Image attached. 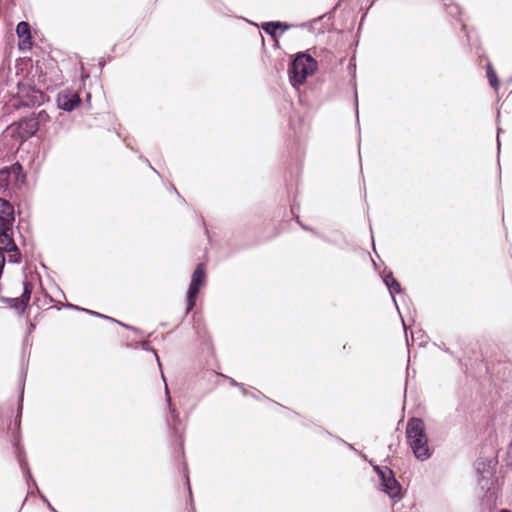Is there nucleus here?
<instances>
[{"instance_id": "1", "label": "nucleus", "mask_w": 512, "mask_h": 512, "mask_svg": "<svg viewBox=\"0 0 512 512\" xmlns=\"http://www.w3.org/2000/svg\"><path fill=\"white\" fill-rule=\"evenodd\" d=\"M406 435L414 456L425 461L431 456L428 446V439L425 431V424L421 419L412 418L408 421Z\"/></svg>"}, {"instance_id": "2", "label": "nucleus", "mask_w": 512, "mask_h": 512, "mask_svg": "<svg viewBox=\"0 0 512 512\" xmlns=\"http://www.w3.org/2000/svg\"><path fill=\"white\" fill-rule=\"evenodd\" d=\"M317 68L316 61L309 55H298L289 69V79L294 87L303 84L309 75H312Z\"/></svg>"}, {"instance_id": "3", "label": "nucleus", "mask_w": 512, "mask_h": 512, "mask_svg": "<svg viewBox=\"0 0 512 512\" xmlns=\"http://www.w3.org/2000/svg\"><path fill=\"white\" fill-rule=\"evenodd\" d=\"M374 471L381 481L382 490L391 498H397L401 494V485L396 480L393 471L388 467L374 466Z\"/></svg>"}, {"instance_id": "4", "label": "nucleus", "mask_w": 512, "mask_h": 512, "mask_svg": "<svg viewBox=\"0 0 512 512\" xmlns=\"http://www.w3.org/2000/svg\"><path fill=\"white\" fill-rule=\"evenodd\" d=\"M206 273L204 264L200 263L194 270L191 282L187 292V309L186 313H189L195 306L196 297L199 293L201 286L205 283Z\"/></svg>"}, {"instance_id": "5", "label": "nucleus", "mask_w": 512, "mask_h": 512, "mask_svg": "<svg viewBox=\"0 0 512 512\" xmlns=\"http://www.w3.org/2000/svg\"><path fill=\"white\" fill-rule=\"evenodd\" d=\"M477 481L482 489L488 490L493 477V468L491 462L478 461L476 463Z\"/></svg>"}, {"instance_id": "6", "label": "nucleus", "mask_w": 512, "mask_h": 512, "mask_svg": "<svg viewBox=\"0 0 512 512\" xmlns=\"http://www.w3.org/2000/svg\"><path fill=\"white\" fill-rule=\"evenodd\" d=\"M81 103V99L77 93L71 91H63L57 97V105L65 111H72Z\"/></svg>"}, {"instance_id": "7", "label": "nucleus", "mask_w": 512, "mask_h": 512, "mask_svg": "<svg viewBox=\"0 0 512 512\" xmlns=\"http://www.w3.org/2000/svg\"><path fill=\"white\" fill-rule=\"evenodd\" d=\"M32 284L30 282L25 281L23 283V293L20 298H13L10 300V304L13 308H15L19 313L24 312L25 307L31 298L32 293Z\"/></svg>"}, {"instance_id": "8", "label": "nucleus", "mask_w": 512, "mask_h": 512, "mask_svg": "<svg viewBox=\"0 0 512 512\" xmlns=\"http://www.w3.org/2000/svg\"><path fill=\"white\" fill-rule=\"evenodd\" d=\"M0 220L9 227H12L15 220L13 206L2 198H0Z\"/></svg>"}, {"instance_id": "9", "label": "nucleus", "mask_w": 512, "mask_h": 512, "mask_svg": "<svg viewBox=\"0 0 512 512\" xmlns=\"http://www.w3.org/2000/svg\"><path fill=\"white\" fill-rule=\"evenodd\" d=\"M383 281H384L385 285L387 286V288L389 289V292L392 296L393 302L396 303L394 294L401 292V286H400L399 282L393 277L391 272L383 277ZM395 305L397 306V304H395Z\"/></svg>"}, {"instance_id": "10", "label": "nucleus", "mask_w": 512, "mask_h": 512, "mask_svg": "<svg viewBox=\"0 0 512 512\" xmlns=\"http://www.w3.org/2000/svg\"><path fill=\"white\" fill-rule=\"evenodd\" d=\"M16 33L20 38H24V42L30 41V26L27 22H20L16 27Z\"/></svg>"}, {"instance_id": "11", "label": "nucleus", "mask_w": 512, "mask_h": 512, "mask_svg": "<svg viewBox=\"0 0 512 512\" xmlns=\"http://www.w3.org/2000/svg\"><path fill=\"white\" fill-rule=\"evenodd\" d=\"M165 395H166V400H167L168 407H169V412L171 415V421H172V424L175 426L176 422L179 421V415H178L175 407L172 404L171 396H170V393H169L166 383H165Z\"/></svg>"}, {"instance_id": "12", "label": "nucleus", "mask_w": 512, "mask_h": 512, "mask_svg": "<svg viewBox=\"0 0 512 512\" xmlns=\"http://www.w3.org/2000/svg\"><path fill=\"white\" fill-rule=\"evenodd\" d=\"M487 77H488L490 85L494 89H497L499 87V81L497 79L496 73L494 72V70L492 69V67L490 65L488 66V69H487Z\"/></svg>"}, {"instance_id": "13", "label": "nucleus", "mask_w": 512, "mask_h": 512, "mask_svg": "<svg viewBox=\"0 0 512 512\" xmlns=\"http://www.w3.org/2000/svg\"><path fill=\"white\" fill-rule=\"evenodd\" d=\"M280 27H283L284 29L287 28V26H283V24L279 23V22H269V23H266L264 26H263V29L271 34V35H275V29L277 28H280Z\"/></svg>"}, {"instance_id": "14", "label": "nucleus", "mask_w": 512, "mask_h": 512, "mask_svg": "<svg viewBox=\"0 0 512 512\" xmlns=\"http://www.w3.org/2000/svg\"><path fill=\"white\" fill-rule=\"evenodd\" d=\"M29 128V135H33L37 131V122L35 120H29L25 122Z\"/></svg>"}, {"instance_id": "15", "label": "nucleus", "mask_w": 512, "mask_h": 512, "mask_svg": "<svg viewBox=\"0 0 512 512\" xmlns=\"http://www.w3.org/2000/svg\"><path fill=\"white\" fill-rule=\"evenodd\" d=\"M41 497H42L43 501L47 504L48 508L55 512L54 508L51 506L49 501L44 496H41Z\"/></svg>"}, {"instance_id": "16", "label": "nucleus", "mask_w": 512, "mask_h": 512, "mask_svg": "<svg viewBox=\"0 0 512 512\" xmlns=\"http://www.w3.org/2000/svg\"><path fill=\"white\" fill-rule=\"evenodd\" d=\"M82 310H83V311H86V312H88V313H90V314H93V315H95V316L104 317L103 315H101V314H99V313H97V312H93V311L86 310V309H82Z\"/></svg>"}, {"instance_id": "17", "label": "nucleus", "mask_w": 512, "mask_h": 512, "mask_svg": "<svg viewBox=\"0 0 512 512\" xmlns=\"http://www.w3.org/2000/svg\"><path fill=\"white\" fill-rule=\"evenodd\" d=\"M153 352H154V356H155V358H156V360L158 362V365L161 367V364H160V361H159L157 353L155 351H153Z\"/></svg>"}, {"instance_id": "18", "label": "nucleus", "mask_w": 512, "mask_h": 512, "mask_svg": "<svg viewBox=\"0 0 512 512\" xmlns=\"http://www.w3.org/2000/svg\"><path fill=\"white\" fill-rule=\"evenodd\" d=\"M500 133V128L498 129V134ZM497 143H498V146L500 145V140H499V135L497 136Z\"/></svg>"}, {"instance_id": "19", "label": "nucleus", "mask_w": 512, "mask_h": 512, "mask_svg": "<svg viewBox=\"0 0 512 512\" xmlns=\"http://www.w3.org/2000/svg\"><path fill=\"white\" fill-rule=\"evenodd\" d=\"M231 384H232V385H235V386H238V385H239V384H238L236 381H234L233 379L231 380Z\"/></svg>"}, {"instance_id": "20", "label": "nucleus", "mask_w": 512, "mask_h": 512, "mask_svg": "<svg viewBox=\"0 0 512 512\" xmlns=\"http://www.w3.org/2000/svg\"><path fill=\"white\" fill-rule=\"evenodd\" d=\"M499 512H511V511H510V510H508V509H502V510H500Z\"/></svg>"}, {"instance_id": "21", "label": "nucleus", "mask_w": 512, "mask_h": 512, "mask_svg": "<svg viewBox=\"0 0 512 512\" xmlns=\"http://www.w3.org/2000/svg\"><path fill=\"white\" fill-rule=\"evenodd\" d=\"M4 185L0 184V191L3 189Z\"/></svg>"}]
</instances>
